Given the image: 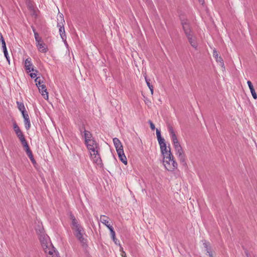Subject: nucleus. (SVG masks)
Returning a JSON list of instances; mask_svg holds the SVG:
<instances>
[{
  "label": "nucleus",
  "mask_w": 257,
  "mask_h": 257,
  "mask_svg": "<svg viewBox=\"0 0 257 257\" xmlns=\"http://www.w3.org/2000/svg\"><path fill=\"white\" fill-rule=\"evenodd\" d=\"M36 231L39 235L40 241L47 257H60L50 242L49 237L44 233L43 228L39 230L37 229Z\"/></svg>",
  "instance_id": "1"
},
{
  "label": "nucleus",
  "mask_w": 257,
  "mask_h": 257,
  "mask_svg": "<svg viewBox=\"0 0 257 257\" xmlns=\"http://www.w3.org/2000/svg\"><path fill=\"white\" fill-rule=\"evenodd\" d=\"M188 41L190 45L194 48L196 49L197 47V43L196 42V38L194 36L193 33L190 34L189 35H186Z\"/></svg>",
  "instance_id": "10"
},
{
  "label": "nucleus",
  "mask_w": 257,
  "mask_h": 257,
  "mask_svg": "<svg viewBox=\"0 0 257 257\" xmlns=\"http://www.w3.org/2000/svg\"><path fill=\"white\" fill-rule=\"evenodd\" d=\"M59 33L63 41H66V36L65 35V32L64 30V25H62L59 28Z\"/></svg>",
  "instance_id": "19"
},
{
  "label": "nucleus",
  "mask_w": 257,
  "mask_h": 257,
  "mask_svg": "<svg viewBox=\"0 0 257 257\" xmlns=\"http://www.w3.org/2000/svg\"><path fill=\"white\" fill-rule=\"evenodd\" d=\"M91 137H92L91 134L89 131L85 130L84 131L85 141H89L92 140L91 139Z\"/></svg>",
  "instance_id": "22"
},
{
  "label": "nucleus",
  "mask_w": 257,
  "mask_h": 257,
  "mask_svg": "<svg viewBox=\"0 0 257 257\" xmlns=\"http://www.w3.org/2000/svg\"><path fill=\"white\" fill-rule=\"evenodd\" d=\"M247 83L248 86V87H249V89H252V88H253V85H252V83H251V81H247Z\"/></svg>",
  "instance_id": "40"
},
{
  "label": "nucleus",
  "mask_w": 257,
  "mask_h": 257,
  "mask_svg": "<svg viewBox=\"0 0 257 257\" xmlns=\"http://www.w3.org/2000/svg\"><path fill=\"white\" fill-rule=\"evenodd\" d=\"M168 128L174 146H176L180 145L172 126L169 124L168 126Z\"/></svg>",
  "instance_id": "5"
},
{
  "label": "nucleus",
  "mask_w": 257,
  "mask_h": 257,
  "mask_svg": "<svg viewBox=\"0 0 257 257\" xmlns=\"http://www.w3.org/2000/svg\"><path fill=\"white\" fill-rule=\"evenodd\" d=\"M0 41H1L2 44L6 43L2 33H0Z\"/></svg>",
  "instance_id": "39"
},
{
  "label": "nucleus",
  "mask_w": 257,
  "mask_h": 257,
  "mask_svg": "<svg viewBox=\"0 0 257 257\" xmlns=\"http://www.w3.org/2000/svg\"><path fill=\"white\" fill-rule=\"evenodd\" d=\"M156 135L160 145L166 144L164 139L162 138L161 132L158 129L156 130Z\"/></svg>",
  "instance_id": "18"
},
{
  "label": "nucleus",
  "mask_w": 257,
  "mask_h": 257,
  "mask_svg": "<svg viewBox=\"0 0 257 257\" xmlns=\"http://www.w3.org/2000/svg\"><path fill=\"white\" fill-rule=\"evenodd\" d=\"M2 47H3V51H4V54L7 55L8 51H7V47H6V43H4V44H2Z\"/></svg>",
  "instance_id": "35"
},
{
  "label": "nucleus",
  "mask_w": 257,
  "mask_h": 257,
  "mask_svg": "<svg viewBox=\"0 0 257 257\" xmlns=\"http://www.w3.org/2000/svg\"><path fill=\"white\" fill-rule=\"evenodd\" d=\"M160 149H161V150H166L167 149V146H166V144H163V145H160Z\"/></svg>",
  "instance_id": "41"
},
{
  "label": "nucleus",
  "mask_w": 257,
  "mask_h": 257,
  "mask_svg": "<svg viewBox=\"0 0 257 257\" xmlns=\"http://www.w3.org/2000/svg\"><path fill=\"white\" fill-rule=\"evenodd\" d=\"M36 46L38 51L41 53H46L48 51L47 46L43 42V41L40 43H36Z\"/></svg>",
  "instance_id": "11"
},
{
  "label": "nucleus",
  "mask_w": 257,
  "mask_h": 257,
  "mask_svg": "<svg viewBox=\"0 0 257 257\" xmlns=\"http://www.w3.org/2000/svg\"><path fill=\"white\" fill-rule=\"evenodd\" d=\"M161 153L162 155L163 156L164 159L166 158V157L172 156V154L171 152L170 149L169 148V150H168L167 148L166 150H161Z\"/></svg>",
  "instance_id": "20"
},
{
  "label": "nucleus",
  "mask_w": 257,
  "mask_h": 257,
  "mask_svg": "<svg viewBox=\"0 0 257 257\" xmlns=\"http://www.w3.org/2000/svg\"><path fill=\"white\" fill-rule=\"evenodd\" d=\"M182 25L183 27V30L186 35H189L193 33L192 31L191 27L190 26V24L187 20H182Z\"/></svg>",
  "instance_id": "8"
},
{
  "label": "nucleus",
  "mask_w": 257,
  "mask_h": 257,
  "mask_svg": "<svg viewBox=\"0 0 257 257\" xmlns=\"http://www.w3.org/2000/svg\"><path fill=\"white\" fill-rule=\"evenodd\" d=\"M34 72V73H32L30 74V76L32 78H35L37 75V73L38 72V71L37 70H35Z\"/></svg>",
  "instance_id": "36"
},
{
  "label": "nucleus",
  "mask_w": 257,
  "mask_h": 257,
  "mask_svg": "<svg viewBox=\"0 0 257 257\" xmlns=\"http://www.w3.org/2000/svg\"><path fill=\"white\" fill-rule=\"evenodd\" d=\"M199 2L201 3L202 5L204 3V0H198Z\"/></svg>",
  "instance_id": "46"
},
{
  "label": "nucleus",
  "mask_w": 257,
  "mask_h": 257,
  "mask_svg": "<svg viewBox=\"0 0 257 257\" xmlns=\"http://www.w3.org/2000/svg\"><path fill=\"white\" fill-rule=\"evenodd\" d=\"M72 220V229L74 231V234L83 246L86 245L87 239L85 238L83 227L79 224L74 216L70 215Z\"/></svg>",
  "instance_id": "2"
},
{
  "label": "nucleus",
  "mask_w": 257,
  "mask_h": 257,
  "mask_svg": "<svg viewBox=\"0 0 257 257\" xmlns=\"http://www.w3.org/2000/svg\"><path fill=\"white\" fill-rule=\"evenodd\" d=\"M213 56L214 57V58L215 59L216 61L217 62H219L220 63L221 66L222 67L224 68V64L223 60L222 58L218 55V54L215 49H214L213 50Z\"/></svg>",
  "instance_id": "14"
},
{
  "label": "nucleus",
  "mask_w": 257,
  "mask_h": 257,
  "mask_svg": "<svg viewBox=\"0 0 257 257\" xmlns=\"http://www.w3.org/2000/svg\"><path fill=\"white\" fill-rule=\"evenodd\" d=\"M32 29H33V31L34 33V34H35V33H37L36 31V30L34 28V27H32Z\"/></svg>",
  "instance_id": "48"
},
{
  "label": "nucleus",
  "mask_w": 257,
  "mask_h": 257,
  "mask_svg": "<svg viewBox=\"0 0 257 257\" xmlns=\"http://www.w3.org/2000/svg\"><path fill=\"white\" fill-rule=\"evenodd\" d=\"M26 153L29 157L33 155L32 152L31 150L26 152Z\"/></svg>",
  "instance_id": "43"
},
{
  "label": "nucleus",
  "mask_w": 257,
  "mask_h": 257,
  "mask_svg": "<svg viewBox=\"0 0 257 257\" xmlns=\"http://www.w3.org/2000/svg\"><path fill=\"white\" fill-rule=\"evenodd\" d=\"M109 218L105 215H101L100 217V221L104 224L109 229L112 228V226L109 224L108 222Z\"/></svg>",
  "instance_id": "15"
},
{
  "label": "nucleus",
  "mask_w": 257,
  "mask_h": 257,
  "mask_svg": "<svg viewBox=\"0 0 257 257\" xmlns=\"http://www.w3.org/2000/svg\"><path fill=\"white\" fill-rule=\"evenodd\" d=\"M174 148L176 151V155H178V158L180 160V162L186 164L185 155L183 153V151L181 145H179L174 146Z\"/></svg>",
  "instance_id": "7"
},
{
  "label": "nucleus",
  "mask_w": 257,
  "mask_h": 257,
  "mask_svg": "<svg viewBox=\"0 0 257 257\" xmlns=\"http://www.w3.org/2000/svg\"><path fill=\"white\" fill-rule=\"evenodd\" d=\"M163 163L165 168L169 171H173L177 167V163L174 160L173 156L164 159Z\"/></svg>",
  "instance_id": "3"
},
{
  "label": "nucleus",
  "mask_w": 257,
  "mask_h": 257,
  "mask_svg": "<svg viewBox=\"0 0 257 257\" xmlns=\"http://www.w3.org/2000/svg\"><path fill=\"white\" fill-rule=\"evenodd\" d=\"M149 123L150 125V127L151 128L152 130H154L155 129V124L153 123V122L151 121V120H149Z\"/></svg>",
  "instance_id": "37"
},
{
  "label": "nucleus",
  "mask_w": 257,
  "mask_h": 257,
  "mask_svg": "<svg viewBox=\"0 0 257 257\" xmlns=\"http://www.w3.org/2000/svg\"><path fill=\"white\" fill-rule=\"evenodd\" d=\"M25 125L26 128L28 130H29L31 127V123L30 119H27L24 120Z\"/></svg>",
  "instance_id": "29"
},
{
  "label": "nucleus",
  "mask_w": 257,
  "mask_h": 257,
  "mask_svg": "<svg viewBox=\"0 0 257 257\" xmlns=\"http://www.w3.org/2000/svg\"><path fill=\"white\" fill-rule=\"evenodd\" d=\"M145 80H146V82L147 83V84L148 85V86L149 87V89H150L151 90V94H153V86L151 84L150 81V79H148L147 77V76H145Z\"/></svg>",
  "instance_id": "24"
},
{
  "label": "nucleus",
  "mask_w": 257,
  "mask_h": 257,
  "mask_svg": "<svg viewBox=\"0 0 257 257\" xmlns=\"http://www.w3.org/2000/svg\"><path fill=\"white\" fill-rule=\"evenodd\" d=\"M22 113L24 118V120L29 118V114H28L27 111L23 112Z\"/></svg>",
  "instance_id": "34"
},
{
  "label": "nucleus",
  "mask_w": 257,
  "mask_h": 257,
  "mask_svg": "<svg viewBox=\"0 0 257 257\" xmlns=\"http://www.w3.org/2000/svg\"><path fill=\"white\" fill-rule=\"evenodd\" d=\"M90 154L93 163L96 164L98 166H101L102 161L98 154V151H93V152H91Z\"/></svg>",
  "instance_id": "4"
},
{
  "label": "nucleus",
  "mask_w": 257,
  "mask_h": 257,
  "mask_svg": "<svg viewBox=\"0 0 257 257\" xmlns=\"http://www.w3.org/2000/svg\"><path fill=\"white\" fill-rule=\"evenodd\" d=\"M250 90L253 98L255 99H257V94L255 91L254 88L250 89Z\"/></svg>",
  "instance_id": "32"
},
{
  "label": "nucleus",
  "mask_w": 257,
  "mask_h": 257,
  "mask_svg": "<svg viewBox=\"0 0 257 257\" xmlns=\"http://www.w3.org/2000/svg\"><path fill=\"white\" fill-rule=\"evenodd\" d=\"M168 128L174 146H176L180 145L172 126L169 124L168 126Z\"/></svg>",
  "instance_id": "6"
},
{
  "label": "nucleus",
  "mask_w": 257,
  "mask_h": 257,
  "mask_svg": "<svg viewBox=\"0 0 257 257\" xmlns=\"http://www.w3.org/2000/svg\"><path fill=\"white\" fill-rule=\"evenodd\" d=\"M34 36L35 40L36 41V43H40L43 41L42 38L39 36V34L38 33H35Z\"/></svg>",
  "instance_id": "30"
},
{
  "label": "nucleus",
  "mask_w": 257,
  "mask_h": 257,
  "mask_svg": "<svg viewBox=\"0 0 257 257\" xmlns=\"http://www.w3.org/2000/svg\"><path fill=\"white\" fill-rule=\"evenodd\" d=\"M122 257H126V253H125V252L124 251H122Z\"/></svg>",
  "instance_id": "45"
},
{
  "label": "nucleus",
  "mask_w": 257,
  "mask_h": 257,
  "mask_svg": "<svg viewBox=\"0 0 257 257\" xmlns=\"http://www.w3.org/2000/svg\"><path fill=\"white\" fill-rule=\"evenodd\" d=\"M21 144L24 147L26 152L31 150L26 140L24 142H21Z\"/></svg>",
  "instance_id": "26"
},
{
  "label": "nucleus",
  "mask_w": 257,
  "mask_h": 257,
  "mask_svg": "<svg viewBox=\"0 0 257 257\" xmlns=\"http://www.w3.org/2000/svg\"><path fill=\"white\" fill-rule=\"evenodd\" d=\"M62 16H63L62 14H61L59 15V17L61 18V21L59 22H58L57 24V27H59V28H60L61 26H62V25H64L63 23L65 22V21H64Z\"/></svg>",
  "instance_id": "31"
},
{
  "label": "nucleus",
  "mask_w": 257,
  "mask_h": 257,
  "mask_svg": "<svg viewBox=\"0 0 257 257\" xmlns=\"http://www.w3.org/2000/svg\"><path fill=\"white\" fill-rule=\"evenodd\" d=\"M17 104L18 105V108L21 111L22 113L23 112L26 111L25 107L23 103L17 102Z\"/></svg>",
  "instance_id": "28"
},
{
  "label": "nucleus",
  "mask_w": 257,
  "mask_h": 257,
  "mask_svg": "<svg viewBox=\"0 0 257 257\" xmlns=\"http://www.w3.org/2000/svg\"><path fill=\"white\" fill-rule=\"evenodd\" d=\"M109 230H110L111 236V238H112L113 241H114L115 244H117L118 242H119V241L117 240V239L115 237V233L113 230V227L111 228H110Z\"/></svg>",
  "instance_id": "21"
},
{
  "label": "nucleus",
  "mask_w": 257,
  "mask_h": 257,
  "mask_svg": "<svg viewBox=\"0 0 257 257\" xmlns=\"http://www.w3.org/2000/svg\"><path fill=\"white\" fill-rule=\"evenodd\" d=\"M17 137L19 138L20 141L21 142H24L26 141V139L22 132L20 133H18L16 135Z\"/></svg>",
  "instance_id": "25"
},
{
  "label": "nucleus",
  "mask_w": 257,
  "mask_h": 257,
  "mask_svg": "<svg viewBox=\"0 0 257 257\" xmlns=\"http://www.w3.org/2000/svg\"><path fill=\"white\" fill-rule=\"evenodd\" d=\"M35 81L38 87V86L42 85L41 84V79H40V77H37L35 79Z\"/></svg>",
  "instance_id": "33"
},
{
  "label": "nucleus",
  "mask_w": 257,
  "mask_h": 257,
  "mask_svg": "<svg viewBox=\"0 0 257 257\" xmlns=\"http://www.w3.org/2000/svg\"><path fill=\"white\" fill-rule=\"evenodd\" d=\"M85 144L88 149L90 151V153L93 152V151L98 150L97 144L93 140L89 141H85Z\"/></svg>",
  "instance_id": "9"
},
{
  "label": "nucleus",
  "mask_w": 257,
  "mask_h": 257,
  "mask_svg": "<svg viewBox=\"0 0 257 257\" xmlns=\"http://www.w3.org/2000/svg\"><path fill=\"white\" fill-rule=\"evenodd\" d=\"M13 129L16 135L22 132V131L20 130V127H19L16 121H14L13 122Z\"/></svg>",
  "instance_id": "23"
},
{
  "label": "nucleus",
  "mask_w": 257,
  "mask_h": 257,
  "mask_svg": "<svg viewBox=\"0 0 257 257\" xmlns=\"http://www.w3.org/2000/svg\"><path fill=\"white\" fill-rule=\"evenodd\" d=\"M113 142L114 145L115 147L116 151L123 150L122 145L120 142V141L116 138H115L113 139Z\"/></svg>",
  "instance_id": "17"
},
{
  "label": "nucleus",
  "mask_w": 257,
  "mask_h": 257,
  "mask_svg": "<svg viewBox=\"0 0 257 257\" xmlns=\"http://www.w3.org/2000/svg\"><path fill=\"white\" fill-rule=\"evenodd\" d=\"M118 244H119V247H120V249H119V250H120V251H121V252H122V251H123V248H122V247L121 246V245H120V243H118Z\"/></svg>",
  "instance_id": "44"
},
{
  "label": "nucleus",
  "mask_w": 257,
  "mask_h": 257,
  "mask_svg": "<svg viewBox=\"0 0 257 257\" xmlns=\"http://www.w3.org/2000/svg\"><path fill=\"white\" fill-rule=\"evenodd\" d=\"M245 252L247 257H250L247 251H245Z\"/></svg>",
  "instance_id": "47"
},
{
  "label": "nucleus",
  "mask_w": 257,
  "mask_h": 257,
  "mask_svg": "<svg viewBox=\"0 0 257 257\" xmlns=\"http://www.w3.org/2000/svg\"><path fill=\"white\" fill-rule=\"evenodd\" d=\"M204 247L206 248L207 253H208L209 257H213V254L211 251L210 248L208 247L207 243H203Z\"/></svg>",
  "instance_id": "27"
},
{
  "label": "nucleus",
  "mask_w": 257,
  "mask_h": 257,
  "mask_svg": "<svg viewBox=\"0 0 257 257\" xmlns=\"http://www.w3.org/2000/svg\"><path fill=\"white\" fill-rule=\"evenodd\" d=\"M117 152L119 160L125 165L127 164V159L124 154L123 150H120Z\"/></svg>",
  "instance_id": "16"
},
{
  "label": "nucleus",
  "mask_w": 257,
  "mask_h": 257,
  "mask_svg": "<svg viewBox=\"0 0 257 257\" xmlns=\"http://www.w3.org/2000/svg\"><path fill=\"white\" fill-rule=\"evenodd\" d=\"M4 55H5V56L6 57V58L7 59V61L8 62L9 64H10V57L8 56V52H7V55H6V54H4Z\"/></svg>",
  "instance_id": "42"
},
{
  "label": "nucleus",
  "mask_w": 257,
  "mask_h": 257,
  "mask_svg": "<svg viewBox=\"0 0 257 257\" xmlns=\"http://www.w3.org/2000/svg\"><path fill=\"white\" fill-rule=\"evenodd\" d=\"M30 158V159L31 160L32 163H33V164L35 166V165H36V162L33 157V155L31 156V157H29Z\"/></svg>",
  "instance_id": "38"
},
{
  "label": "nucleus",
  "mask_w": 257,
  "mask_h": 257,
  "mask_svg": "<svg viewBox=\"0 0 257 257\" xmlns=\"http://www.w3.org/2000/svg\"><path fill=\"white\" fill-rule=\"evenodd\" d=\"M38 88L41 94L43 95L44 98L45 99H48V93L47 91L46 86L44 84L38 86Z\"/></svg>",
  "instance_id": "13"
},
{
  "label": "nucleus",
  "mask_w": 257,
  "mask_h": 257,
  "mask_svg": "<svg viewBox=\"0 0 257 257\" xmlns=\"http://www.w3.org/2000/svg\"><path fill=\"white\" fill-rule=\"evenodd\" d=\"M25 67L26 70L28 72L34 71L35 69L33 68V66L31 61L30 58H27L25 61Z\"/></svg>",
  "instance_id": "12"
}]
</instances>
